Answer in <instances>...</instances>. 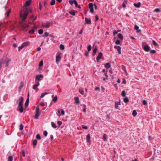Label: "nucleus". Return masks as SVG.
<instances>
[{"instance_id": "1", "label": "nucleus", "mask_w": 161, "mask_h": 161, "mask_svg": "<svg viewBox=\"0 0 161 161\" xmlns=\"http://www.w3.org/2000/svg\"><path fill=\"white\" fill-rule=\"evenodd\" d=\"M31 12V10L28 9H26L25 10L21 11L20 17L22 19V21L19 22V24L20 26L24 30L29 26L28 24L25 23L24 21L26 19L28 14Z\"/></svg>"}, {"instance_id": "2", "label": "nucleus", "mask_w": 161, "mask_h": 161, "mask_svg": "<svg viewBox=\"0 0 161 161\" xmlns=\"http://www.w3.org/2000/svg\"><path fill=\"white\" fill-rule=\"evenodd\" d=\"M23 97H21L18 100L19 101V105L17 108L21 113H22L23 111Z\"/></svg>"}, {"instance_id": "3", "label": "nucleus", "mask_w": 161, "mask_h": 161, "mask_svg": "<svg viewBox=\"0 0 161 161\" xmlns=\"http://www.w3.org/2000/svg\"><path fill=\"white\" fill-rule=\"evenodd\" d=\"M36 114L35 116V118L37 119L38 118L41 113V111L40 110L39 106H38L36 109Z\"/></svg>"}, {"instance_id": "4", "label": "nucleus", "mask_w": 161, "mask_h": 161, "mask_svg": "<svg viewBox=\"0 0 161 161\" xmlns=\"http://www.w3.org/2000/svg\"><path fill=\"white\" fill-rule=\"evenodd\" d=\"M69 3L72 5L73 3H74L76 7H77L79 8H80L81 7L80 5H78L77 3L76 0H70L69 1Z\"/></svg>"}, {"instance_id": "5", "label": "nucleus", "mask_w": 161, "mask_h": 161, "mask_svg": "<svg viewBox=\"0 0 161 161\" xmlns=\"http://www.w3.org/2000/svg\"><path fill=\"white\" fill-rule=\"evenodd\" d=\"M31 0H29L28 1H27L25 2V4L23 6V9L22 10H25L26 9H30H30L28 8H25L26 7H27V6H29L31 4Z\"/></svg>"}, {"instance_id": "6", "label": "nucleus", "mask_w": 161, "mask_h": 161, "mask_svg": "<svg viewBox=\"0 0 161 161\" xmlns=\"http://www.w3.org/2000/svg\"><path fill=\"white\" fill-rule=\"evenodd\" d=\"M56 114L59 117L61 115H64L65 114V112L63 109H58L57 112H56Z\"/></svg>"}, {"instance_id": "7", "label": "nucleus", "mask_w": 161, "mask_h": 161, "mask_svg": "<svg viewBox=\"0 0 161 161\" xmlns=\"http://www.w3.org/2000/svg\"><path fill=\"white\" fill-rule=\"evenodd\" d=\"M89 7L90 9V12L92 14L94 13L93 5L92 3H89Z\"/></svg>"}, {"instance_id": "8", "label": "nucleus", "mask_w": 161, "mask_h": 161, "mask_svg": "<svg viewBox=\"0 0 161 161\" xmlns=\"http://www.w3.org/2000/svg\"><path fill=\"white\" fill-rule=\"evenodd\" d=\"M43 77V76L42 75H36L35 79L36 80H37L39 81L41 80V78H42Z\"/></svg>"}, {"instance_id": "9", "label": "nucleus", "mask_w": 161, "mask_h": 161, "mask_svg": "<svg viewBox=\"0 0 161 161\" xmlns=\"http://www.w3.org/2000/svg\"><path fill=\"white\" fill-rule=\"evenodd\" d=\"M36 29L37 27L36 26H34L32 29L30 30L29 31V33L31 34H33L35 31L36 30Z\"/></svg>"}, {"instance_id": "10", "label": "nucleus", "mask_w": 161, "mask_h": 161, "mask_svg": "<svg viewBox=\"0 0 161 161\" xmlns=\"http://www.w3.org/2000/svg\"><path fill=\"white\" fill-rule=\"evenodd\" d=\"M103 54L102 53L100 52L99 53L96 58L97 62H99V60L101 58Z\"/></svg>"}, {"instance_id": "11", "label": "nucleus", "mask_w": 161, "mask_h": 161, "mask_svg": "<svg viewBox=\"0 0 161 161\" xmlns=\"http://www.w3.org/2000/svg\"><path fill=\"white\" fill-rule=\"evenodd\" d=\"M42 26L45 27L46 28H48L50 26V23L49 22H47L46 23L42 25Z\"/></svg>"}, {"instance_id": "12", "label": "nucleus", "mask_w": 161, "mask_h": 161, "mask_svg": "<svg viewBox=\"0 0 161 161\" xmlns=\"http://www.w3.org/2000/svg\"><path fill=\"white\" fill-rule=\"evenodd\" d=\"M86 23L88 24H91V20L87 18H85Z\"/></svg>"}, {"instance_id": "13", "label": "nucleus", "mask_w": 161, "mask_h": 161, "mask_svg": "<svg viewBox=\"0 0 161 161\" xmlns=\"http://www.w3.org/2000/svg\"><path fill=\"white\" fill-rule=\"evenodd\" d=\"M39 83L38 82L36 84L34 85L33 87V89L34 90H38V89L37 88V87L39 85Z\"/></svg>"}, {"instance_id": "14", "label": "nucleus", "mask_w": 161, "mask_h": 161, "mask_svg": "<svg viewBox=\"0 0 161 161\" xmlns=\"http://www.w3.org/2000/svg\"><path fill=\"white\" fill-rule=\"evenodd\" d=\"M144 49L146 52H148L150 51V47L147 45H146L144 47Z\"/></svg>"}, {"instance_id": "15", "label": "nucleus", "mask_w": 161, "mask_h": 161, "mask_svg": "<svg viewBox=\"0 0 161 161\" xmlns=\"http://www.w3.org/2000/svg\"><path fill=\"white\" fill-rule=\"evenodd\" d=\"M29 94H28V97L27 98L25 103V106L27 107L29 104Z\"/></svg>"}, {"instance_id": "16", "label": "nucleus", "mask_w": 161, "mask_h": 161, "mask_svg": "<svg viewBox=\"0 0 161 161\" xmlns=\"http://www.w3.org/2000/svg\"><path fill=\"white\" fill-rule=\"evenodd\" d=\"M9 60H9V59L7 58H6V59H5V62H4L5 64V67L8 66V63L9 62Z\"/></svg>"}, {"instance_id": "17", "label": "nucleus", "mask_w": 161, "mask_h": 161, "mask_svg": "<svg viewBox=\"0 0 161 161\" xmlns=\"http://www.w3.org/2000/svg\"><path fill=\"white\" fill-rule=\"evenodd\" d=\"M120 105V101L118 102H116L115 103V106L116 109H118V106Z\"/></svg>"}, {"instance_id": "18", "label": "nucleus", "mask_w": 161, "mask_h": 161, "mask_svg": "<svg viewBox=\"0 0 161 161\" xmlns=\"http://www.w3.org/2000/svg\"><path fill=\"white\" fill-rule=\"evenodd\" d=\"M91 137L90 134H88L86 136V142L89 143Z\"/></svg>"}, {"instance_id": "19", "label": "nucleus", "mask_w": 161, "mask_h": 161, "mask_svg": "<svg viewBox=\"0 0 161 161\" xmlns=\"http://www.w3.org/2000/svg\"><path fill=\"white\" fill-rule=\"evenodd\" d=\"M141 3L140 2H138L137 3H134V6L136 8H139L141 6Z\"/></svg>"}, {"instance_id": "20", "label": "nucleus", "mask_w": 161, "mask_h": 161, "mask_svg": "<svg viewBox=\"0 0 161 161\" xmlns=\"http://www.w3.org/2000/svg\"><path fill=\"white\" fill-rule=\"evenodd\" d=\"M61 59V56L60 55H58L56 57V62H58Z\"/></svg>"}, {"instance_id": "21", "label": "nucleus", "mask_w": 161, "mask_h": 161, "mask_svg": "<svg viewBox=\"0 0 161 161\" xmlns=\"http://www.w3.org/2000/svg\"><path fill=\"white\" fill-rule=\"evenodd\" d=\"M97 49V47L96 46L93 49V55L94 56L95 55V54L96 53Z\"/></svg>"}, {"instance_id": "22", "label": "nucleus", "mask_w": 161, "mask_h": 161, "mask_svg": "<svg viewBox=\"0 0 161 161\" xmlns=\"http://www.w3.org/2000/svg\"><path fill=\"white\" fill-rule=\"evenodd\" d=\"M104 66L106 68H110V63H108L105 64Z\"/></svg>"}, {"instance_id": "23", "label": "nucleus", "mask_w": 161, "mask_h": 161, "mask_svg": "<svg viewBox=\"0 0 161 161\" xmlns=\"http://www.w3.org/2000/svg\"><path fill=\"white\" fill-rule=\"evenodd\" d=\"M24 85V83L23 82L21 81L20 83V85L19 87V91H20L22 88V87Z\"/></svg>"}, {"instance_id": "24", "label": "nucleus", "mask_w": 161, "mask_h": 161, "mask_svg": "<svg viewBox=\"0 0 161 161\" xmlns=\"http://www.w3.org/2000/svg\"><path fill=\"white\" fill-rule=\"evenodd\" d=\"M30 42H24V43H23L22 44V45L23 46H24L25 47L26 46H28V45H29L30 44Z\"/></svg>"}, {"instance_id": "25", "label": "nucleus", "mask_w": 161, "mask_h": 161, "mask_svg": "<svg viewBox=\"0 0 161 161\" xmlns=\"http://www.w3.org/2000/svg\"><path fill=\"white\" fill-rule=\"evenodd\" d=\"M118 37L121 40H122L123 39V36L121 34L119 33L118 35Z\"/></svg>"}, {"instance_id": "26", "label": "nucleus", "mask_w": 161, "mask_h": 161, "mask_svg": "<svg viewBox=\"0 0 161 161\" xmlns=\"http://www.w3.org/2000/svg\"><path fill=\"white\" fill-rule=\"evenodd\" d=\"M75 103L77 104H79L80 103V101L79 100V98L78 97H76L75 98Z\"/></svg>"}, {"instance_id": "27", "label": "nucleus", "mask_w": 161, "mask_h": 161, "mask_svg": "<svg viewBox=\"0 0 161 161\" xmlns=\"http://www.w3.org/2000/svg\"><path fill=\"white\" fill-rule=\"evenodd\" d=\"M135 30H137V32H140L141 31V30L139 29V27L137 25H135Z\"/></svg>"}, {"instance_id": "28", "label": "nucleus", "mask_w": 161, "mask_h": 161, "mask_svg": "<svg viewBox=\"0 0 161 161\" xmlns=\"http://www.w3.org/2000/svg\"><path fill=\"white\" fill-rule=\"evenodd\" d=\"M49 35V34L47 32H45L42 35V36L43 37H46Z\"/></svg>"}, {"instance_id": "29", "label": "nucleus", "mask_w": 161, "mask_h": 161, "mask_svg": "<svg viewBox=\"0 0 161 161\" xmlns=\"http://www.w3.org/2000/svg\"><path fill=\"white\" fill-rule=\"evenodd\" d=\"M124 101L125 103H127L129 102V99L127 97H125L124 98Z\"/></svg>"}, {"instance_id": "30", "label": "nucleus", "mask_w": 161, "mask_h": 161, "mask_svg": "<svg viewBox=\"0 0 161 161\" xmlns=\"http://www.w3.org/2000/svg\"><path fill=\"white\" fill-rule=\"evenodd\" d=\"M114 48L115 49H117L118 51H119V50L121 49V47L119 46H115L114 47Z\"/></svg>"}, {"instance_id": "31", "label": "nucleus", "mask_w": 161, "mask_h": 161, "mask_svg": "<svg viewBox=\"0 0 161 161\" xmlns=\"http://www.w3.org/2000/svg\"><path fill=\"white\" fill-rule=\"evenodd\" d=\"M107 135L106 134H104L103 136V138L104 141H106L107 140Z\"/></svg>"}, {"instance_id": "32", "label": "nucleus", "mask_w": 161, "mask_h": 161, "mask_svg": "<svg viewBox=\"0 0 161 161\" xmlns=\"http://www.w3.org/2000/svg\"><path fill=\"white\" fill-rule=\"evenodd\" d=\"M137 112L136 110H134L132 112V115L134 116H135L137 115Z\"/></svg>"}, {"instance_id": "33", "label": "nucleus", "mask_w": 161, "mask_h": 161, "mask_svg": "<svg viewBox=\"0 0 161 161\" xmlns=\"http://www.w3.org/2000/svg\"><path fill=\"white\" fill-rule=\"evenodd\" d=\"M69 13L70 14L73 16H75V13L74 11H70Z\"/></svg>"}, {"instance_id": "34", "label": "nucleus", "mask_w": 161, "mask_h": 161, "mask_svg": "<svg viewBox=\"0 0 161 161\" xmlns=\"http://www.w3.org/2000/svg\"><path fill=\"white\" fill-rule=\"evenodd\" d=\"M79 92L82 95H83L84 93V92L83 90L80 89L79 90Z\"/></svg>"}, {"instance_id": "35", "label": "nucleus", "mask_w": 161, "mask_h": 161, "mask_svg": "<svg viewBox=\"0 0 161 161\" xmlns=\"http://www.w3.org/2000/svg\"><path fill=\"white\" fill-rule=\"evenodd\" d=\"M51 124L53 127L55 128L57 127V126L55 123L53 122H52Z\"/></svg>"}, {"instance_id": "36", "label": "nucleus", "mask_w": 161, "mask_h": 161, "mask_svg": "<svg viewBox=\"0 0 161 161\" xmlns=\"http://www.w3.org/2000/svg\"><path fill=\"white\" fill-rule=\"evenodd\" d=\"M43 31L42 29H40L38 31V33L39 34H42L43 33Z\"/></svg>"}, {"instance_id": "37", "label": "nucleus", "mask_w": 161, "mask_h": 161, "mask_svg": "<svg viewBox=\"0 0 161 161\" xmlns=\"http://www.w3.org/2000/svg\"><path fill=\"white\" fill-rule=\"evenodd\" d=\"M57 100V96H56L53 99V101L54 102H56Z\"/></svg>"}, {"instance_id": "38", "label": "nucleus", "mask_w": 161, "mask_h": 161, "mask_svg": "<svg viewBox=\"0 0 161 161\" xmlns=\"http://www.w3.org/2000/svg\"><path fill=\"white\" fill-rule=\"evenodd\" d=\"M92 49V47L91 45H89L87 47V49L88 51H90Z\"/></svg>"}, {"instance_id": "39", "label": "nucleus", "mask_w": 161, "mask_h": 161, "mask_svg": "<svg viewBox=\"0 0 161 161\" xmlns=\"http://www.w3.org/2000/svg\"><path fill=\"white\" fill-rule=\"evenodd\" d=\"M55 0H52V2H51L50 3V4L51 5H53L55 4Z\"/></svg>"}, {"instance_id": "40", "label": "nucleus", "mask_w": 161, "mask_h": 161, "mask_svg": "<svg viewBox=\"0 0 161 161\" xmlns=\"http://www.w3.org/2000/svg\"><path fill=\"white\" fill-rule=\"evenodd\" d=\"M60 48L61 50H64V45L61 44L60 46Z\"/></svg>"}, {"instance_id": "41", "label": "nucleus", "mask_w": 161, "mask_h": 161, "mask_svg": "<svg viewBox=\"0 0 161 161\" xmlns=\"http://www.w3.org/2000/svg\"><path fill=\"white\" fill-rule=\"evenodd\" d=\"M47 94V92H44V93H42L41 95V97H43L45 96V95L46 94Z\"/></svg>"}, {"instance_id": "42", "label": "nucleus", "mask_w": 161, "mask_h": 161, "mask_svg": "<svg viewBox=\"0 0 161 161\" xmlns=\"http://www.w3.org/2000/svg\"><path fill=\"white\" fill-rule=\"evenodd\" d=\"M36 138L38 140H40L41 139V136L39 134H37L36 136Z\"/></svg>"}, {"instance_id": "43", "label": "nucleus", "mask_w": 161, "mask_h": 161, "mask_svg": "<svg viewBox=\"0 0 161 161\" xmlns=\"http://www.w3.org/2000/svg\"><path fill=\"white\" fill-rule=\"evenodd\" d=\"M121 95L123 97H125L126 95L125 92L124 91H122Z\"/></svg>"}, {"instance_id": "44", "label": "nucleus", "mask_w": 161, "mask_h": 161, "mask_svg": "<svg viewBox=\"0 0 161 161\" xmlns=\"http://www.w3.org/2000/svg\"><path fill=\"white\" fill-rule=\"evenodd\" d=\"M33 142L34 146H36L37 143V141L36 140H34Z\"/></svg>"}, {"instance_id": "45", "label": "nucleus", "mask_w": 161, "mask_h": 161, "mask_svg": "<svg viewBox=\"0 0 161 161\" xmlns=\"http://www.w3.org/2000/svg\"><path fill=\"white\" fill-rule=\"evenodd\" d=\"M43 65V61L42 60L40 62L39 65L40 67H41Z\"/></svg>"}, {"instance_id": "46", "label": "nucleus", "mask_w": 161, "mask_h": 161, "mask_svg": "<svg viewBox=\"0 0 161 161\" xmlns=\"http://www.w3.org/2000/svg\"><path fill=\"white\" fill-rule=\"evenodd\" d=\"M154 11L156 12H160V10L158 8H157L154 10Z\"/></svg>"}, {"instance_id": "47", "label": "nucleus", "mask_w": 161, "mask_h": 161, "mask_svg": "<svg viewBox=\"0 0 161 161\" xmlns=\"http://www.w3.org/2000/svg\"><path fill=\"white\" fill-rule=\"evenodd\" d=\"M156 53V51L155 50H151L150 51V53H152V54L155 53Z\"/></svg>"}, {"instance_id": "48", "label": "nucleus", "mask_w": 161, "mask_h": 161, "mask_svg": "<svg viewBox=\"0 0 161 161\" xmlns=\"http://www.w3.org/2000/svg\"><path fill=\"white\" fill-rule=\"evenodd\" d=\"M57 123L58 125L59 126H60L62 124V122L60 121H58L57 122Z\"/></svg>"}, {"instance_id": "49", "label": "nucleus", "mask_w": 161, "mask_h": 161, "mask_svg": "<svg viewBox=\"0 0 161 161\" xmlns=\"http://www.w3.org/2000/svg\"><path fill=\"white\" fill-rule=\"evenodd\" d=\"M142 103L144 105L147 104V101L145 100H143L142 101Z\"/></svg>"}, {"instance_id": "50", "label": "nucleus", "mask_w": 161, "mask_h": 161, "mask_svg": "<svg viewBox=\"0 0 161 161\" xmlns=\"http://www.w3.org/2000/svg\"><path fill=\"white\" fill-rule=\"evenodd\" d=\"M19 127H20L19 129L20 130H23V125L21 124H20L19 125Z\"/></svg>"}, {"instance_id": "51", "label": "nucleus", "mask_w": 161, "mask_h": 161, "mask_svg": "<svg viewBox=\"0 0 161 161\" xmlns=\"http://www.w3.org/2000/svg\"><path fill=\"white\" fill-rule=\"evenodd\" d=\"M120 43V41L119 40H117L115 42V44L117 45H119Z\"/></svg>"}, {"instance_id": "52", "label": "nucleus", "mask_w": 161, "mask_h": 161, "mask_svg": "<svg viewBox=\"0 0 161 161\" xmlns=\"http://www.w3.org/2000/svg\"><path fill=\"white\" fill-rule=\"evenodd\" d=\"M43 135H44L46 136H47V133L46 131H44L43 132Z\"/></svg>"}, {"instance_id": "53", "label": "nucleus", "mask_w": 161, "mask_h": 161, "mask_svg": "<svg viewBox=\"0 0 161 161\" xmlns=\"http://www.w3.org/2000/svg\"><path fill=\"white\" fill-rule=\"evenodd\" d=\"M24 47L22 45L21 46L19 47V51L21 49H22Z\"/></svg>"}, {"instance_id": "54", "label": "nucleus", "mask_w": 161, "mask_h": 161, "mask_svg": "<svg viewBox=\"0 0 161 161\" xmlns=\"http://www.w3.org/2000/svg\"><path fill=\"white\" fill-rule=\"evenodd\" d=\"M82 128H83V129H87V128H88V127L87 126H85L84 125H82Z\"/></svg>"}, {"instance_id": "55", "label": "nucleus", "mask_w": 161, "mask_h": 161, "mask_svg": "<svg viewBox=\"0 0 161 161\" xmlns=\"http://www.w3.org/2000/svg\"><path fill=\"white\" fill-rule=\"evenodd\" d=\"M39 6L40 10H41L42 9V3L41 2H39Z\"/></svg>"}, {"instance_id": "56", "label": "nucleus", "mask_w": 161, "mask_h": 161, "mask_svg": "<svg viewBox=\"0 0 161 161\" xmlns=\"http://www.w3.org/2000/svg\"><path fill=\"white\" fill-rule=\"evenodd\" d=\"M153 44L155 46H157L158 44L157 43L155 42V41L154 40L153 41Z\"/></svg>"}, {"instance_id": "57", "label": "nucleus", "mask_w": 161, "mask_h": 161, "mask_svg": "<svg viewBox=\"0 0 161 161\" xmlns=\"http://www.w3.org/2000/svg\"><path fill=\"white\" fill-rule=\"evenodd\" d=\"M118 32V31H117L116 30H114L113 31V34L114 35V36L116 34H117Z\"/></svg>"}, {"instance_id": "58", "label": "nucleus", "mask_w": 161, "mask_h": 161, "mask_svg": "<svg viewBox=\"0 0 161 161\" xmlns=\"http://www.w3.org/2000/svg\"><path fill=\"white\" fill-rule=\"evenodd\" d=\"M3 63V61L2 60H1L0 61V69H1V65Z\"/></svg>"}, {"instance_id": "59", "label": "nucleus", "mask_w": 161, "mask_h": 161, "mask_svg": "<svg viewBox=\"0 0 161 161\" xmlns=\"http://www.w3.org/2000/svg\"><path fill=\"white\" fill-rule=\"evenodd\" d=\"M40 105L42 106H44L45 105V104L43 103H40Z\"/></svg>"}, {"instance_id": "60", "label": "nucleus", "mask_w": 161, "mask_h": 161, "mask_svg": "<svg viewBox=\"0 0 161 161\" xmlns=\"http://www.w3.org/2000/svg\"><path fill=\"white\" fill-rule=\"evenodd\" d=\"M10 13V9L9 10L8 12L6 13L7 16H8L9 15V13Z\"/></svg>"}, {"instance_id": "61", "label": "nucleus", "mask_w": 161, "mask_h": 161, "mask_svg": "<svg viewBox=\"0 0 161 161\" xmlns=\"http://www.w3.org/2000/svg\"><path fill=\"white\" fill-rule=\"evenodd\" d=\"M95 19L97 21L98 19V16L97 15H96L95 16Z\"/></svg>"}, {"instance_id": "62", "label": "nucleus", "mask_w": 161, "mask_h": 161, "mask_svg": "<svg viewBox=\"0 0 161 161\" xmlns=\"http://www.w3.org/2000/svg\"><path fill=\"white\" fill-rule=\"evenodd\" d=\"M122 83L123 84H125L126 83V80L125 79H123V80L122 81Z\"/></svg>"}, {"instance_id": "63", "label": "nucleus", "mask_w": 161, "mask_h": 161, "mask_svg": "<svg viewBox=\"0 0 161 161\" xmlns=\"http://www.w3.org/2000/svg\"><path fill=\"white\" fill-rule=\"evenodd\" d=\"M83 112L86 113V108H83Z\"/></svg>"}, {"instance_id": "64", "label": "nucleus", "mask_w": 161, "mask_h": 161, "mask_svg": "<svg viewBox=\"0 0 161 161\" xmlns=\"http://www.w3.org/2000/svg\"><path fill=\"white\" fill-rule=\"evenodd\" d=\"M89 51H88L86 52L85 53V55L86 56H88V53H89Z\"/></svg>"}]
</instances>
